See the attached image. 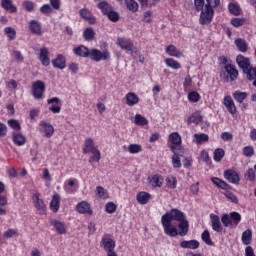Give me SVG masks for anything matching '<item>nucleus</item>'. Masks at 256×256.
<instances>
[{"label": "nucleus", "mask_w": 256, "mask_h": 256, "mask_svg": "<svg viewBox=\"0 0 256 256\" xmlns=\"http://www.w3.org/2000/svg\"><path fill=\"white\" fill-rule=\"evenodd\" d=\"M1 7L10 13H17V6L13 5V0H1Z\"/></svg>", "instance_id": "obj_29"}, {"label": "nucleus", "mask_w": 256, "mask_h": 256, "mask_svg": "<svg viewBox=\"0 0 256 256\" xmlns=\"http://www.w3.org/2000/svg\"><path fill=\"white\" fill-rule=\"evenodd\" d=\"M228 9H229V12L232 14V15H240L241 14V8L239 7V5L235 4V3H230L228 5Z\"/></svg>", "instance_id": "obj_50"}, {"label": "nucleus", "mask_w": 256, "mask_h": 256, "mask_svg": "<svg viewBox=\"0 0 256 256\" xmlns=\"http://www.w3.org/2000/svg\"><path fill=\"white\" fill-rule=\"evenodd\" d=\"M64 190L66 193L72 194L79 189V181L76 178H70L64 182Z\"/></svg>", "instance_id": "obj_9"}, {"label": "nucleus", "mask_w": 256, "mask_h": 256, "mask_svg": "<svg viewBox=\"0 0 256 256\" xmlns=\"http://www.w3.org/2000/svg\"><path fill=\"white\" fill-rule=\"evenodd\" d=\"M39 131L41 135L43 137H46L47 139H51V136L55 134V128L53 127V125L45 121H41L39 123Z\"/></svg>", "instance_id": "obj_8"}, {"label": "nucleus", "mask_w": 256, "mask_h": 256, "mask_svg": "<svg viewBox=\"0 0 256 256\" xmlns=\"http://www.w3.org/2000/svg\"><path fill=\"white\" fill-rule=\"evenodd\" d=\"M150 185L153 187H161L163 185V176L155 174L148 178Z\"/></svg>", "instance_id": "obj_35"}, {"label": "nucleus", "mask_w": 256, "mask_h": 256, "mask_svg": "<svg viewBox=\"0 0 256 256\" xmlns=\"http://www.w3.org/2000/svg\"><path fill=\"white\" fill-rule=\"evenodd\" d=\"M223 157H225V150H223L221 148H217L214 151V156H213L214 161L219 163V161H221V159H223Z\"/></svg>", "instance_id": "obj_49"}, {"label": "nucleus", "mask_w": 256, "mask_h": 256, "mask_svg": "<svg viewBox=\"0 0 256 256\" xmlns=\"http://www.w3.org/2000/svg\"><path fill=\"white\" fill-rule=\"evenodd\" d=\"M98 8L103 13V15H107L113 10V7L107 3V1H102L98 4Z\"/></svg>", "instance_id": "obj_41"}, {"label": "nucleus", "mask_w": 256, "mask_h": 256, "mask_svg": "<svg viewBox=\"0 0 256 256\" xmlns=\"http://www.w3.org/2000/svg\"><path fill=\"white\" fill-rule=\"evenodd\" d=\"M236 63L244 73L251 67V60L241 54L236 57Z\"/></svg>", "instance_id": "obj_15"}, {"label": "nucleus", "mask_w": 256, "mask_h": 256, "mask_svg": "<svg viewBox=\"0 0 256 256\" xmlns=\"http://www.w3.org/2000/svg\"><path fill=\"white\" fill-rule=\"evenodd\" d=\"M95 149L97 148H95V141L93 138H86L82 148L83 153L87 155V153H91V151H95Z\"/></svg>", "instance_id": "obj_24"}, {"label": "nucleus", "mask_w": 256, "mask_h": 256, "mask_svg": "<svg viewBox=\"0 0 256 256\" xmlns=\"http://www.w3.org/2000/svg\"><path fill=\"white\" fill-rule=\"evenodd\" d=\"M219 4V0H206L205 7H211V9H215Z\"/></svg>", "instance_id": "obj_64"}, {"label": "nucleus", "mask_w": 256, "mask_h": 256, "mask_svg": "<svg viewBox=\"0 0 256 256\" xmlns=\"http://www.w3.org/2000/svg\"><path fill=\"white\" fill-rule=\"evenodd\" d=\"M80 17L86 21H89L91 24L95 23V17H93L91 12L87 9L80 10Z\"/></svg>", "instance_id": "obj_39"}, {"label": "nucleus", "mask_w": 256, "mask_h": 256, "mask_svg": "<svg viewBox=\"0 0 256 256\" xmlns=\"http://www.w3.org/2000/svg\"><path fill=\"white\" fill-rule=\"evenodd\" d=\"M169 141L172 143L173 147H181V135L178 132H172L169 137Z\"/></svg>", "instance_id": "obj_30"}, {"label": "nucleus", "mask_w": 256, "mask_h": 256, "mask_svg": "<svg viewBox=\"0 0 256 256\" xmlns=\"http://www.w3.org/2000/svg\"><path fill=\"white\" fill-rule=\"evenodd\" d=\"M223 104L231 115H235V113H237V107L235 106V102H233V98H231V96L224 97Z\"/></svg>", "instance_id": "obj_22"}, {"label": "nucleus", "mask_w": 256, "mask_h": 256, "mask_svg": "<svg viewBox=\"0 0 256 256\" xmlns=\"http://www.w3.org/2000/svg\"><path fill=\"white\" fill-rule=\"evenodd\" d=\"M76 211L82 215H93V210H91V205L87 201H82L76 205Z\"/></svg>", "instance_id": "obj_17"}, {"label": "nucleus", "mask_w": 256, "mask_h": 256, "mask_svg": "<svg viewBox=\"0 0 256 256\" xmlns=\"http://www.w3.org/2000/svg\"><path fill=\"white\" fill-rule=\"evenodd\" d=\"M201 99V96L199 95V92L197 91H192L188 94V100L191 103H197Z\"/></svg>", "instance_id": "obj_52"}, {"label": "nucleus", "mask_w": 256, "mask_h": 256, "mask_svg": "<svg viewBox=\"0 0 256 256\" xmlns=\"http://www.w3.org/2000/svg\"><path fill=\"white\" fill-rule=\"evenodd\" d=\"M83 37L86 41H93L95 38V30H93V28H86L83 32Z\"/></svg>", "instance_id": "obj_46"}, {"label": "nucleus", "mask_w": 256, "mask_h": 256, "mask_svg": "<svg viewBox=\"0 0 256 256\" xmlns=\"http://www.w3.org/2000/svg\"><path fill=\"white\" fill-rule=\"evenodd\" d=\"M221 222L224 227H231V225H239L241 223V214L238 212H231L230 214H223L221 216Z\"/></svg>", "instance_id": "obj_2"}, {"label": "nucleus", "mask_w": 256, "mask_h": 256, "mask_svg": "<svg viewBox=\"0 0 256 256\" xmlns=\"http://www.w3.org/2000/svg\"><path fill=\"white\" fill-rule=\"evenodd\" d=\"M27 139L22 134H13V142L18 147L23 146L26 143Z\"/></svg>", "instance_id": "obj_42"}, {"label": "nucleus", "mask_w": 256, "mask_h": 256, "mask_svg": "<svg viewBox=\"0 0 256 256\" xmlns=\"http://www.w3.org/2000/svg\"><path fill=\"white\" fill-rule=\"evenodd\" d=\"M106 15L110 21H113V23H117V21H119V13L113 11V9Z\"/></svg>", "instance_id": "obj_59"}, {"label": "nucleus", "mask_w": 256, "mask_h": 256, "mask_svg": "<svg viewBox=\"0 0 256 256\" xmlns=\"http://www.w3.org/2000/svg\"><path fill=\"white\" fill-rule=\"evenodd\" d=\"M199 241L197 240H184L180 243L182 249H199Z\"/></svg>", "instance_id": "obj_26"}, {"label": "nucleus", "mask_w": 256, "mask_h": 256, "mask_svg": "<svg viewBox=\"0 0 256 256\" xmlns=\"http://www.w3.org/2000/svg\"><path fill=\"white\" fill-rule=\"evenodd\" d=\"M45 94V82L38 80L32 84V95L34 99H43Z\"/></svg>", "instance_id": "obj_7"}, {"label": "nucleus", "mask_w": 256, "mask_h": 256, "mask_svg": "<svg viewBox=\"0 0 256 256\" xmlns=\"http://www.w3.org/2000/svg\"><path fill=\"white\" fill-rule=\"evenodd\" d=\"M96 195L100 197V199H107L109 196L107 195V191H105L104 187L98 186L96 188Z\"/></svg>", "instance_id": "obj_55"}, {"label": "nucleus", "mask_w": 256, "mask_h": 256, "mask_svg": "<svg viewBox=\"0 0 256 256\" xmlns=\"http://www.w3.org/2000/svg\"><path fill=\"white\" fill-rule=\"evenodd\" d=\"M244 73L247 75V79H249V81H254V79L256 81V67L253 68L250 66Z\"/></svg>", "instance_id": "obj_51"}, {"label": "nucleus", "mask_w": 256, "mask_h": 256, "mask_svg": "<svg viewBox=\"0 0 256 256\" xmlns=\"http://www.w3.org/2000/svg\"><path fill=\"white\" fill-rule=\"evenodd\" d=\"M136 199L140 205H147L151 200V194L142 191L137 194Z\"/></svg>", "instance_id": "obj_27"}, {"label": "nucleus", "mask_w": 256, "mask_h": 256, "mask_svg": "<svg viewBox=\"0 0 256 256\" xmlns=\"http://www.w3.org/2000/svg\"><path fill=\"white\" fill-rule=\"evenodd\" d=\"M210 224L213 231L216 233H221L223 231V225L221 224V218L217 214H210Z\"/></svg>", "instance_id": "obj_14"}, {"label": "nucleus", "mask_w": 256, "mask_h": 256, "mask_svg": "<svg viewBox=\"0 0 256 256\" xmlns=\"http://www.w3.org/2000/svg\"><path fill=\"white\" fill-rule=\"evenodd\" d=\"M166 185L170 189H175V187H177V178L175 176H169L166 179Z\"/></svg>", "instance_id": "obj_53"}, {"label": "nucleus", "mask_w": 256, "mask_h": 256, "mask_svg": "<svg viewBox=\"0 0 256 256\" xmlns=\"http://www.w3.org/2000/svg\"><path fill=\"white\" fill-rule=\"evenodd\" d=\"M243 155L245 157H253L255 155V148L253 146H245L243 148Z\"/></svg>", "instance_id": "obj_54"}, {"label": "nucleus", "mask_w": 256, "mask_h": 256, "mask_svg": "<svg viewBox=\"0 0 256 256\" xmlns=\"http://www.w3.org/2000/svg\"><path fill=\"white\" fill-rule=\"evenodd\" d=\"M211 181L214 185H216V187H219L220 189H224V191L231 189V186H229L227 182L219 179L218 177H212Z\"/></svg>", "instance_id": "obj_37"}, {"label": "nucleus", "mask_w": 256, "mask_h": 256, "mask_svg": "<svg viewBox=\"0 0 256 256\" xmlns=\"http://www.w3.org/2000/svg\"><path fill=\"white\" fill-rule=\"evenodd\" d=\"M33 203H34V207H36L37 211H40V213H45V202H43V199H40V194L39 193H35L33 194Z\"/></svg>", "instance_id": "obj_21"}, {"label": "nucleus", "mask_w": 256, "mask_h": 256, "mask_svg": "<svg viewBox=\"0 0 256 256\" xmlns=\"http://www.w3.org/2000/svg\"><path fill=\"white\" fill-rule=\"evenodd\" d=\"M194 7L196 11L205 9V0H194Z\"/></svg>", "instance_id": "obj_61"}, {"label": "nucleus", "mask_w": 256, "mask_h": 256, "mask_svg": "<svg viewBox=\"0 0 256 256\" xmlns=\"http://www.w3.org/2000/svg\"><path fill=\"white\" fill-rule=\"evenodd\" d=\"M220 77L222 79L230 78L231 81H235L237 79V77H239V71H237L232 64H226L221 69Z\"/></svg>", "instance_id": "obj_5"}, {"label": "nucleus", "mask_w": 256, "mask_h": 256, "mask_svg": "<svg viewBox=\"0 0 256 256\" xmlns=\"http://www.w3.org/2000/svg\"><path fill=\"white\" fill-rule=\"evenodd\" d=\"M234 45H236L238 51H240L241 53H247V51H249V44L243 38L235 39Z\"/></svg>", "instance_id": "obj_23"}, {"label": "nucleus", "mask_w": 256, "mask_h": 256, "mask_svg": "<svg viewBox=\"0 0 256 256\" xmlns=\"http://www.w3.org/2000/svg\"><path fill=\"white\" fill-rule=\"evenodd\" d=\"M29 30L33 35H38V37H41V35H43V29L41 28V23L37 20H31L29 22Z\"/></svg>", "instance_id": "obj_18"}, {"label": "nucleus", "mask_w": 256, "mask_h": 256, "mask_svg": "<svg viewBox=\"0 0 256 256\" xmlns=\"http://www.w3.org/2000/svg\"><path fill=\"white\" fill-rule=\"evenodd\" d=\"M12 57L16 61V63H23L24 57L23 54H21V51H13L12 52Z\"/></svg>", "instance_id": "obj_57"}, {"label": "nucleus", "mask_w": 256, "mask_h": 256, "mask_svg": "<svg viewBox=\"0 0 256 256\" xmlns=\"http://www.w3.org/2000/svg\"><path fill=\"white\" fill-rule=\"evenodd\" d=\"M50 225L55 229L58 235H65L67 233V224L59 220H51Z\"/></svg>", "instance_id": "obj_13"}, {"label": "nucleus", "mask_w": 256, "mask_h": 256, "mask_svg": "<svg viewBox=\"0 0 256 256\" xmlns=\"http://www.w3.org/2000/svg\"><path fill=\"white\" fill-rule=\"evenodd\" d=\"M116 44L123 51H133L134 44L130 39L119 37L117 38Z\"/></svg>", "instance_id": "obj_12"}, {"label": "nucleus", "mask_w": 256, "mask_h": 256, "mask_svg": "<svg viewBox=\"0 0 256 256\" xmlns=\"http://www.w3.org/2000/svg\"><path fill=\"white\" fill-rule=\"evenodd\" d=\"M192 141L196 143V145H201L203 143H207L209 141V135L205 133H200V134H194Z\"/></svg>", "instance_id": "obj_33"}, {"label": "nucleus", "mask_w": 256, "mask_h": 256, "mask_svg": "<svg viewBox=\"0 0 256 256\" xmlns=\"http://www.w3.org/2000/svg\"><path fill=\"white\" fill-rule=\"evenodd\" d=\"M66 59L63 55L59 54L56 59L52 60V65L55 67V69H65L67 67Z\"/></svg>", "instance_id": "obj_28"}, {"label": "nucleus", "mask_w": 256, "mask_h": 256, "mask_svg": "<svg viewBox=\"0 0 256 256\" xmlns=\"http://www.w3.org/2000/svg\"><path fill=\"white\" fill-rule=\"evenodd\" d=\"M73 51L75 55H78V57H89L91 50H89V48L85 47L84 45H81L74 48Z\"/></svg>", "instance_id": "obj_36"}, {"label": "nucleus", "mask_w": 256, "mask_h": 256, "mask_svg": "<svg viewBox=\"0 0 256 256\" xmlns=\"http://www.w3.org/2000/svg\"><path fill=\"white\" fill-rule=\"evenodd\" d=\"M162 227L165 235L169 237H185L189 233V221L185 219V213L173 208L161 217Z\"/></svg>", "instance_id": "obj_1"}, {"label": "nucleus", "mask_w": 256, "mask_h": 256, "mask_svg": "<svg viewBox=\"0 0 256 256\" xmlns=\"http://www.w3.org/2000/svg\"><path fill=\"white\" fill-rule=\"evenodd\" d=\"M224 178L228 180V183H232L233 185H238L239 181H241L239 173L233 169L224 171Z\"/></svg>", "instance_id": "obj_10"}, {"label": "nucleus", "mask_w": 256, "mask_h": 256, "mask_svg": "<svg viewBox=\"0 0 256 256\" xmlns=\"http://www.w3.org/2000/svg\"><path fill=\"white\" fill-rule=\"evenodd\" d=\"M101 247H103L104 251H106V253H111L113 251H115V247H116V243L115 240L111 239V238H102L101 240Z\"/></svg>", "instance_id": "obj_16"}, {"label": "nucleus", "mask_w": 256, "mask_h": 256, "mask_svg": "<svg viewBox=\"0 0 256 256\" xmlns=\"http://www.w3.org/2000/svg\"><path fill=\"white\" fill-rule=\"evenodd\" d=\"M59 203H61V196H59V194H54L50 202V209L53 213L59 211Z\"/></svg>", "instance_id": "obj_32"}, {"label": "nucleus", "mask_w": 256, "mask_h": 256, "mask_svg": "<svg viewBox=\"0 0 256 256\" xmlns=\"http://www.w3.org/2000/svg\"><path fill=\"white\" fill-rule=\"evenodd\" d=\"M92 61H96V63H99V61H107L108 59H111V52L109 50H104L101 52L99 49H91L89 56Z\"/></svg>", "instance_id": "obj_4"}, {"label": "nucleus", "mask_w": 256, "mask_h": 256, "mask_svg": "<svg viewBox=\"0 0 256 256\" xmlns=\"http://www.w3.org/2000/svg\"><path fill=\"white\" fill-rule=\"evenodd\" d=\"M203 121V116H201V113H194L188 118V123H194L195 125H199Z\"/></svg>", "instance_id": "obj_44"}, {"label": "nucleus", "mask_w": 256, "mask_h": 256, "mask_svg": "<svg viewBox=\"0 0 256 256\" xmlns=\"http://www.w3.org/2000/svg\"><path fill=\"white\" fill-rule=\"evenodd\" d=\"M47 103L48 105H52L49 108V111H51L52 113H61V100L58 97L48 99Z\"/></svg>", "instance_id": "obj_19"}, {"label": "nucleus", "mask_w": 256, "mask_h": 256, "mask_svg": "<svg viewBox=\"0 0 256 256\" xmlns=\"http://www.w3.org/2000/svg\"><path fill=\"white\" fill-rule=\"evenodd\" d=\"M91 153L93 156L90 158V163H91V161H95L96 163H98V161H100V159H101V151H99L96 148V149L92 150Z\"/></svg>", "instance_id": "obj_60"}, {"label": "nucleus", "mask_w": 256, "mask_h": 256, "mask_svg": "<svg viewBox=\"0 0 256 256\" xmlns=\"http://www.w3.org/2000/svg\"><path fill=\"white\" fill-rule=\"evenodd\" d=\"M199 23L200 25H211L213 17L215 15V10L209 6H204V9L200 10Z\"/></svg>", "instance_id": "obj_3"}, {"label": "nucleus", "mask_w": 256, "mask_h": 256, "mask_svg": "<svg viewBox=\"0 0 256 256\" xmlns=\"http://www.w3.org/2000/svg\"><path fill=\"white\" fill-rule=\"evenodd\" d=\"M165 51L169 57H175L176 59H181V57H183V52L179 51L175 45L167 46Z\"/></svg>", "instance_id": "obj_25"}, {"label": "nucleus", "mask_w": 256, "mask_h": 256, "mask_svg": "<svg viewBox=\"0 0 256 256\" xmlns=\"http://www.w3.org/2000/svg\"><path fill=\"white\" fill-rule=\"evenodd\" d=\"M134 123L140 127H145V125H149V120L142 116L141 114H136L134 116Z\"/></svg>", "instance_id": "obj_38"}, {"label": "nucleus", "mask_w": 256, "mask_h": 256, "mask_svg": "<svg viewBox=\"0 0 256 256\" xmlns=\"http://www.w3.org/2000/svg\"><path fill=\"white\" fill-rule=\"evenodd\" d=\"M164 63L166 66H168L170 69H173L174 71H177L179 69H181V63H179V61L173 59V58H166L164 60Z\"/></svg>", "instance_id": "obj_34"}, {"label": "nucleus", "mask_w": 256, "mask_h": 256, "mask_svg": "<svg viewBox=\"0 0 256 256\" xmlns=\"http://www.w3.org/2000/svg\"><path fill=\"white\" fill-rule=\"evenodd\" d=\"M139 101H141V99L135 92H128L125 95V103L128 107H135V105H139Z\"/></svg>", "instance_id": "obj_11"}, {"label": "nucleus", "mask_w": 256, "mask_h": 256, "mask_svg": "<svg viewBox=\"0 0 256 256\" xmlns=\"http://www.w3.org/2000/svg\"><path fill=\"white\" fill-rule=\"evenodd\" d=\"M39 59L44 67H49L51 60L49 59V49L40 48Z\"/></svg>", "instance_id": "obj_20"}, {"label": "nucleus", "mask_w": 256, "mask_h": 256, "mask_svg": "<svg viewBox=\"0 0 256 256\" xmlns=\"http://www.w3.org/2000/svg\"><path fill=\"white\" fill-rule=\"evenodd\" d=\"M241 241L243 245H251V241H253V231L251 229H247L242 233Z\"/></svg>", "instance_id": "obj_31"}, {"label": "nucleus", "mask_w": 256, "mask_h": 256, "mask_svg": "<svg viewBox=\"0 0 256 256\" xmlns=\"http://www.w3.org/2000/svg\"><path fill=\"white\" fill-rule=\"evenodd\" d=\"M128 151L131 155H135L137 153H141L143 151V147L139 144H130L128 146Z\"/></svg>", "instance_id": "obj_47"}, {"label": "nucleus", "mask_w": 256, "mask_h": 256, "mask_svg": "<svg viewBox=\"0 0 256 256\" xmlns=\"http://www.w3.org/2000/svg\"><path fill=\"white\" fill-rule=\"evenodd\" d=\"M126 7L132 13L139 11V4L135 0H125Z\"/></svg>", "instance_id": "obj_40"}, {"label": "nucleus", "mask_w": 256, "mask_h": 256, "mask_svg": "<svg viewBox=\"0 0 256 256\" xmlns=\"http://www.w3.org/2000/svg\"><path fill=\"white\" fill-rule=\"evenodd\" d=\"M4 33L6 37H8L9 41H14L15 37H17V32L13 27H6L4 29Z\"/></svg>", "instance_id": "obj_45"}, {"label": "nucleus", "mask_w": 256, "mask_h": 256, "mask_svg": "<svg viewBox=\"0 0 256 256\" xmlns=\"http://www.w3.org/2000/svg\"><path fill=\"white\" fill-rule=\"evenodd\" d=\"M105 211L106 213H109L110 215L115 213V211H117V205H115V203L113 202H108L105 205Z\"/></svg>", "instance_id": "obj_56"}, {"label": "nucleus", "mask_w": 256, "mask_h": 256, "mask_svg": "<svg viewBox=\"0 0 256 256\" xmlns=\"http://www.w3.org/2000/svg\"><path fill=\"white\" fill-rule=\"evenodd\" d=\"M40 12L44 15H49V13H53V8L49 4H44L40 7Z\"/></svg>", "instance_id": "obj_62"}, {"label": "nucleus", "mask_w": 256, "mask_h": 256, "mask_svg": "<svg viewBox=\"0 0 256 256\" xmlns=\"http://www.w3.org/2000/svg\"><path fill=\"white\" fill-rule=\"evenodd\" d=\"M201 239L206 243V245L213 246V240H211V234L209 233V230H204L201 234Z\"/></svg>", "instance_id": "obj_48"}, {"label": "nucleus", "mask_w": 256, "mask_h": 256, "mask_svg": "<svg viewBox=\"0 0 256 256\" xmlns=\"http://www.w3.org/2000/svg\"><path fill=\"white\" fill-rule=\"evenodd\" d=\"M233 27H241L245 24V19L243 18H234L231 20Z\"/></svg>", "instance_id": "obj_63"}, {"label": "nucleus", "mask_w": 256, "mask_h": 256, "mask_svg": "<svg viewBox=\"0 0 256 256\" xmlns=\"http://www.w3.org/2000/svg\"><path fill=\"white\" fill-rule=\"evenodd\" d=\"M173 153L172 165L175 169H181V156H183V148L179 146H170Z\"/></svg>", "instance_id": "obj_6"}, {"label": "nucleus", "mask_w": 256, "mask_h": 256, "mask_svg": "<svg viewBox=\"0 0 256 256\" xmlns=\"http://www.w3.org/2000/svg\"><path fill=\"white\" fill-rule=\"evenodd\" d=\"M8 125L11 129H14V131H20L21 129V124L15 119L8 120Z\"/></svg>", "instance_id": "obj_58"}, {"label": "nucleus", "mask_w": 256, "mask_h": 256, "mask_svg": "<svg viewBox=\"0 0 256 256\" xmlns=\"http://www.w3.org/2000/svg\"><path fill=\"white\" fill-rule=\"evenodd\" d=\"M233 97L237 103H243V101L247 99V92L237 90L233 93Z\"/></svg>", "instance_id": "obj_43"}]
</instances>
